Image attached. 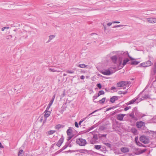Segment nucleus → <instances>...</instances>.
<instances>
[{
  "label": "nucleus",
  "instance_id": "obj_41",
  "mask_svg": "<svg viewBox=\"0 0 156 156\" xmlns=\"http://www.w3.org/2000/svg\"><path fill=\"white\" fill-rule=\"evenodd\" d=\"M100 151H106V148L105 147H101V148Z\"/></svg>",
  "mask_w": 156,
  "mask_h": 156
},
{
  "label": "nucleus",
  "instance_id": "obj_34",
  "mask_svg": "<svg viewBox=\"0 0 156 156\" xmlns=\"http://www.w3.org/2000/svg\"><path fill=\"white\" fill-rule=\"evenodd\" d=\"M104 144L106 145L107 147H108L110 148H111L112 146L111 145L108 143H105Z\"/></svg>",
  "mask_w": 156,
  "mask_h": 156
},
{
  "label": "nucleus",
  "instance_id": "obj_62",
  "mask_svg": "<svg viewBox=\"0 0 156 156\" xmlns=\"http://www.w3.org/2000/svg\"><path fill=\"white\" fill-rule=\"evenodd\" d=\"M122 92L121 91H119L118 92V94H122Z\"/></svg>",
  "mask_w": 156,
  "mask_h": 156
},
{
  "label": "nucleus",
  "instance_id": "obj_64",
  "mask_svg": "<svg viewBox=\"0 0 156 156\" xmlns=\"http://www.w3.org/2000/svg\"><path fill=\"white\" fill-rule=\"evenodd\" d=\"M129 109V108L128 107H126L124 108V110L125 111H126Z\"/></svg>",
  "mask_w": 156,
  "mask_h": 156
},
{
  "label": "nucleus",
  "instance_id": "obj_28",
  "mask_svg": "<svg viewBox=\"0 0 156 156\" xmlns=\"http://www.w3.org/2000/svg\"><path fill=\"white\" fill-rule=\"evenodd\" d=\"M140 62H139L135 60L134 61H132L131 63V65H137Z\"/></svg>",
  "mask_w": 156,
  "mask_h": 156
},
{
  "label": "nucleus",
  "instance_id": "obj_18",
  "mask_svg": "<svg viewBox=\"0 0 156 156\" xmlns=\"http://www.w3.org/2000/svg\"><path fill=\"white\" fill-rule=\"evenodd\" d=\"M64 126H65L64 125L59 124L55 126V128L58 130H59L60 128L64 127Z\"/></svg>",
  "mask_w": 156,
  "mask_h": 156
},
{
  "label": "nucleus",
  "instance_id": "obj_11",
  "mask_svg": "<svg viewBox=\"0 0 156 156\" xmlns=\"http://www.w3.org/2000/svg\"><path fill=\"white\" fill-rule=\"evenodd\" d=\"M101 73L102 74L105 75H109L113 73L109 69H106L102 71Z\"/></svg>",
  "mask_w": 156,
  "mask_h": 156
},
{
  "label": "nucleus",
  "instance_id": "obj_25",
  "mask_svg": "<svg viewBox=\"0 0 156 156\" xmlns=\"http://www.w3.org/2000/svg\"><path fill=\"white\" fill-rule=\"evenodd\" d=\"M48 70L50 72H57L58 73V72H60V71H58L57 70H56V69H54V68H49L48 69Z\"/></svg>",
  "mask_w": 156,
  "mask_h": 156
},
{
  "label": "nucleus",
  "instance_id": "obj_30",
  "mask_svg": "<svg viewBox=\"0 0 156 156\" xmlns=\"http://www.w3.org/2000/svg\"><path fill=\"white\" fill-rule=\"evenodd\" d=\"M146 151V149H144L143 150H142L141 151H140L139 152H136L135 154L137 155H138V154H141L144 152H145Z\"/></svg>",
  "mask_w": 156,
  "mask_h": 156
},
{
  "label": "nucleus",
  "instance_id": "obj_1",
  "mask_svg": "<svg viewBox=\"0 0 156 156\" xmlns=\"http://www.w3.org/2000/svg\"><path fill=\"white\" fill-rule=\"evenodd\" d=\"M117 55L119 57L118 61L119 64L120 65H121L122 63V61L124 57L126 56L127 55L130 58L131 60H134V59L131 57L129 54L127 52H124L123 51H118Z\"/></svg>",
  "mask_w": 156,
  "mask_h": 156
},
{
  "label": "nucleus",
  "instance_id": "obj_61",
  "mask_svg": "<svg viewBox=\"0 0 156 156\" xmlns=\"http://www.w3.org/2000/svg\"><path fill=\"white\" fill-rule=\"evenodd\" d=\"M0 148H4L3 146L2 145V143L0 142Z\"/></svg>",
  "mask_w": 156,
  "mask_h": 156
},
{
  "label": "nucleus",
  "instance_id": "obj_13",
  "mask_svg": "<svg viewBox=\"0 0 156 156\" xmlns=\"http://www.w3.org/2000/svg\"><path fill=\"white\" fill-rule=\"evenodd\" d=\"M120 150L121 152L123 153H127L129 151V148L126 147H121L120 148Z\"/></svg>",
  "mask_w": 156,
  "mask_h": 156
},
{
  "label": "nucleus",
  "instance_id": "obj_31",
  "mask_svg": "<svg viewBox=\"0 0 156 156\" xmlns=\"http://www.w3.org/2000/svg\"><path fill=\"white\" fill-rule=\"evenodd\" d=\"M67 147H68V146H67V143H66L65 145L59 151V152H61L66 149Z\"/></svg>",
  "mask_w": 156,
  "mask_h": 156
},
{
  "label": "nucleus",
  "instance_id": "obj_19",
  "mask_svg": "<svg viewBox=\"0 0 156 156\" xmlns=\"http://www.w3.org/2000/svg\"><path fill=\"white\" fill-rule=\"evenodd\" d=\"M101 108H100L99 109H97V110H95V111H94L93 112H92L90 114H89V115H88L87 116V117H85V118H83V119H82L81 120H83V121L85 120L88 117V116H90L91 115V114H94V113H95V112H97L98 111H99V110H101Z\"/></svg>",
  "mask_w": 156,
  "mask_h": 156
},
{
  "label": "nucleus",
  "instance_id": "obj_36",
  "mask_svg": "<svg viewBox=\"0 0 156 156\" xmlns=\"http://www.w3.org/2000/svg\"><path fill=\"white\" fill-rule=\"evenodd\" d=\"M65 90H64V91L63 92L62 94L61 95V98H62L65 96Z\"/></svg>",
  "mask_w": 156,
  "mask_h": 156
},
{
  "label": "nucleus",
  "instance_id": "obj_12",
  "mask_svg": "<svg viewBox=\"0 0 156 156\" xmlns=\"http://www.w3.org/2000/svg\"><path fill=\"white\" fill-rule=\"evenodd\" d=\"M147 21L150 23H154L156 22V18H148L147 19Z\"/></svg>",
  "mask_w": 156,
  "mask_h": 156
},
{
  "label": "nucleus",
  "instance_id": "obj_21",
  "mask_svg": "<svg viewBox=\"0 0 156 156\" xmlns=\"http://www.w3.org/2000/svg\"><path fill=\"white\" fill-rule=\"evenodd\" d=\"M72 130L70 127H69L66 131L68 136H70L72 134Z\"/></svg>",
  "mask_w": 156,
  "mask_h": 156
},
{
  "label": "nucleus",
  "instance_id": "obj_42",
  "mask_svg": "<svg viewBox=\"0 0 156 156\" xmlns=\"http://www.w3.org/2000/svg\"><path fill=\"white\" fill-rule=\"evenodd\" d=\"M94 128H95L94 126H92L90 128H89V129H88L87 131L88 132L90 130L94 129Z\"/></svg>",
  "mask_w": 156,
  "mask_h": 156
},
{
  "label": "nucleus",
  "instance_id": "obj_9",
  "mask_svg": "<svg viewBox=\"0 0 156 156\" xmlns=\"http://www.w3.org/2000/svg\"><path fill=\"white\" fill-rule=\"evenodd\" d=\"M64 137L62 135L61 137L60 138L57 143L56 144V145L58 147H60L64 141Z\"/></svg>",
  "mask_w": 156,
  "mask_h": 156
},
{
  "label": "nucleus",
  "instance_id": "obj_50",
  "mask_svg": "<svg viewBox=\"0 0 156 156\" xmlns=\"http://www.w3.org/2000/svg\"><path fill=\"white\" fill-rule=\"evenodd\" d=\"M51 105H50V104H49L48 106H47L45 111H48V110L49 109Z\"/></svg>",
  "mask_w": 156,
  "mask_h": 156
},
{
  "label": "nucleus",
  "instance_id": "obj_53",
  "mask_svg": "<svg viewBox=\"0 0 156 156\" xmlns=\"http://www.w3.org/2000/svg\"><path fill=\"white\" fill-rule=\"evenodd\" d=\"M99 96H98V95H95L94 96H93V98H94V99H95L97 98Z\"/></svg>",
  "mask_w": 156,
  "mask_h": 156
},
{
  "label": "nucleus",
  "instance_id": "obj_55",
  "mask_svg": "<svg viewBox=\"0 0 156 156\" xmlns=\"http://www.w3.org/2000/svg\"><path fill=\"white\" fill-rule=\"evenodd\" d=\"M75 125L76 127L77 128L79 127L78 124L77 122H75Z\"/></svg>",
  "mask_w": 156,
  "mask_h": 156
},
{
  "label": "nucleus",
  "instance_id": "obj_56",
  "mask_svg": "<svg viewBox=\"0 0 156 156\" xmlns=\"http://www.w3.org/2000/svg\"><path fill=\"white\" fill-rule=\"evenodd\" d=\"M73 136H69L68 137L67 140L69 141L71 140V138H72Z\"/></svg>",
  "mask_w": 156,
  "mask_h": 156
},
{
  "label": "nucleus",
  "instance_id": "obj_7",
  "mask_svg": "<svg viewBox=\"0 0 156 156\" xmlns=\"http://www.w3.org/2000/svg\"><path fill=\"white\" fill-rule=\"evenodd\" d=\"M136 109H137V108L136 107H135L134 108H133V109L132 112L130 113L129 115V116L132 119H134L136 120H137V118L136 117H135L134 116V111L136 110Z\"/></svg>",
  "mask_w": 156,
  "mask_h": 156
},
{
  "label": "nucleus",
  "instance_id": "obj_3",
  "mask_svg": "<svg viewBox=\"0 0 156 156\" xmlns=\"http://www.w3.org/2000/svg\"><path fill=\"white\" fill-rule=\"evenodd\" d=\"M76 143L79 146H85L87 143L86 140L81 138L77 139L76 140Z\"/></svg>",
  "mask_w": 156,
  "mask_h": 156
},
{
  "label": "nucleus",
  "instance_id": "obj_14",
  "mask_svg": "<svg viewBox=\"0 0 156 156\" xmlns=\"http://www.w3.org/2000/svg\"><path fill=\"white\" fill-rule=\"evenodd\" d=\"M111 58L112 60V62L114 63H116L118 59V57L117 56L115 55L113 56H112Z\"/></svg>",
  "mask_w": 156,
  "mask_h": 156
},
{
  "label": "nucleus",
  "instance_id": "obj_57",
  "mask_svg": "<svg viewBox=\"0 0 156 156\" xmlns=\"http://www.w3.org/2000/svg\"><path fill=\"white\" fill-rule=\"evenodd\" d=\"M67 143V146H68V147H71L72 146L71 144H70V143Z\"/></svg>",
  "mask_w": 156,
  "mask_h": 156
},
{
  "label": "nucleus",
  "instance_id": "obj_17",
  "mask_svg": "<svg viewBox=\"0 0 156 156\" xmlns=\"http://www.w3.org/2000/svg\"><path fill=\"white\" fill-rule=\"evenodd\" d=\"M151 73L153 75H154L156 73V63H155L154 67L152 69V71Z\"/></svg>",
  "mask_w": 156,
  "mask_h": 156
},
{
  "label": "nucleus",
  "instance_id": "obj_43",
  "mask_svg": "<svg viewBox=\"0 0 156 156\" xmlns=\"http://www.w3.org/2000/svg\"><path fill=\"white\" fill-rule=\"evenodd\" d=\"M12 37V36L11 35H9L8 36H6V38L7 39H9L11 38Z\"/></svg>",
  "mask_w": 156,
  "mask_h": 156
},
{
  "label": "nucleus",
  "instance_id": "obj_54",
  "mask_svg": "<svg viewBox=\"0 0 156 156\" xmlns=\"http://www.w3.org/2000/svg\"><path fill=\"white\" fill-rule=\"evenodd\" d=\"M9 28V27H3V28H2V30L3 31H4L5 29H8Z\"/></svg>",
  "mask_w": 156,
  "mask_h": 156
},
{
  "label": "nucleus",
  "instance_id": "obj_37",
  "mask_svg": "<svg viewBox=\"0 0 156 156\" xmlns=\"http://www.w3.org/2000/svg\"><path fill=\"white\" fill-rule=\"evenodd\" d=\"M149 98V95L148 94H145L144 95L143 97V99H147L148 98Z\"/></svg>",
  "mask_w": 156,
  "mask_h": 156
},
{
  "label": "nucleus",
  "instance_id": "obj_32",
  "mask_svg": "<svg viewBox=\"0 0 156 156\" xmlns=\"http://www.w3.org/2000/svg\"><path fill=\"white\" fill-rule=\"evenodd\" d=\"M77 66L81 68H85L87 66L86 65L84 64H80Z\"/></svg>",
  "mask_w": 156,
  "mask_h": 156
},
{
  "label": "nucleus",
  "instance_id": "obj_24",
  "mask_svg": "<svg viewBox=\"0 0 156 156\" xmlns=\"http://www.w3.org/2000/svg\"><path fill=\"white\" fill-rule=\"evenodd\" d=\"M55 37V36L54 35H51L49 36V39L48 40L47 42H49L51 41Z\"/></svg>",
  "mask_w": 156,
  "mask_h": 156
},
{
  "label": "nucleus",
  "instance_id": "obj_35",
  "mask_svg": "<svg viewBox=\"0 0 156 156\" xmlns=\"http://www.w3.org/2000/svg\"><path fill=\"white\" fill-rule=\"evenodd\" d=\"M83 151H87V150L85 149H80L76 151L79 152L80 153H84V152H83Z\"/></svg>",
  "mask_w": 156,
  "mask_h": 156
},
{
  "label": "nucleus",
  "instance_id": "obj_26",
  "mask_svg": "<svg viewBox=\"0 0 156 156\" xmlns=\"http://www.w3.org/2000/svg\"><path fill=\"white\" fill-rule=\"evenodd\" d=\"M94 147L97 150H101V145H95L94 146Z\"/></svg>",
  "mask_w": 156,
  "mask_h": 156
},
{
  "label": "nucleus",
  "instance_id": "obj_49",
  "mask_svg": "<svg viewBox=\"0 0 156 156\" xmlns=\"http://www.w3.org/2000/svg\"><path fill=\"white\" fill-rule=\"evenodd\" d=\"M75 9L76 10H77V9H80V10H86V9H79V8H72L71 9Z\"/></svg>",
  "mask_w": 156,
  "mask_h": 156
},
{
  "label": "nucleus",
  "instance_id": "obj_15",
  "mask_svg": "<svg viewBox=\"0 0 156 156\" xmlns=\"http://www.w3.org/2000/svg\"><path fill=\"white\" fill-rule=\"evenodd\" d=\"M118 99V96H113L110 98V101L112 103H114L115 100H117Z\"/></svg>",
  "mask_w": 156,
  "mask_h": 156
},
{
  "label": "nucleus",
  "instance_id": "obj_23",
  "mask_svg": "<svg viewBox=\"0 0 156 156\" xmlns=\"http://www.w3.org/2000/svg\"><path fill=\"white\" fill-rule=\"evenodd\" d=\"M131 132L134 134H136L137 132V130L135 128H132L131 129Z\"/></svg>",
  "mask_w": 156,
  "mask_h": 156
},
{
  "label": "nucleus",
  "instance_id": "obj_51",
  "mask_svg": "<svg viewBox=\"0 0 156 156\" xmlns=\"http://www.w3.org/2000/svg\"><path fill=\"white\" fill-rule=\"evenodd\" d=\"M137 145L140 146H141V145H142V144L140 143L139 141H138L137 143L136 144Z\"/></svg>",
  "mask_w": 156,
  "mask_h": 156
},
{
  "label": "nucleus",
  "instance_id": "obj_27",
  "mask_svg": "<svg viewBox=\"0 0 156 156\" xmlns=\"http://www.w3.org/2000/svg\"><path fill=\"white\" fill-rule=\"evenodd\" d=\"M55 130H50V131H48L47 133V134L48 135H49L53 134L54 133H55Z\"/></svg>",
  "mask_w": 156,
  "mask_h": 156
},
{
  "label": "nucleus",
  "instance_id": "obj_5",
  "mask_svg": "<svg viewBox=\"0 0 156 156\" xmlns=\"http://www.w3.org/2000/svg\"><path fill=\"white\" fill-rule=\"evenodd\" d=\"M136 125L137 127L139 129H144L145 127V123L144 122L142 121H140L136 122Z\"/></svg>",
  "mask_w": 156,
  "mask_h": 156
},
{
  "label": "nucleus",
  "instance_id": "obj_47",
  "mask_svg": "<svg viewBox=\"0 0 156 156\" xmlns=\"http://www.w3.org/2000/svg\"><path fill=\"white\" fill-rule=\"evenodd\" d=\"M122 25H117L114 26L113 27V28H116V27H122Z\"/></svg>",
  "mask_w": 156,
  "mask_h": 156
},
{
  "label": "nucleus",
  "instance_id": "obj_20",
  "mask_svg": "<svg viewBox=\"0 0 156 156\" xmlns=\"http://www.w3.org/2000/svg\"><path fill=\"white\" fill-rule=\"evenodd\" d=\"M44 112L45 113L44 116L45 118L48 117L50 115L51 113V112L49 111H45Z\"/></svg>",
  "mask_w": 156,
  "mask_h": 156
},
{
  "label": "nucleus",
  "instance_id": "obj_39",
  "mask_svg": "<svg viewBox=\"0 0 156 156\" xmlns=\"http://www.w3.org/2000/svg\"><path fill=\"white\" fill-rule=\"evenodd\" d=\"M134 113L135 114V115L136 116H137V117L139 116V112H138V111H137V110L136 109V110L135 111Z\"/></svg>",
  "mask_w": 156,
  "mask_h": 156
},
{
  "label": "nucleus",
  "instance_id": "obj_22",
  "mask_svg": "<svg viewBox=\"0 0 156 156\" xmlns=\"http://www.w3.org/2000/svg\"><path fill=\"white\" fill-rule=\"evenodd\" d=\"M129 60V59L128 58L124 59L123 61V62L122 64V65H123L122 67L124 66L125 65H126L127 63L128 62Z\"/></svg>",
  "mask_w": 156,
  "mask_h": 156
},
{
  "label": "nucleus",
  "instance_id": "obj_48",
  "mask_svg": "<svg viewBox=\"0 0 156 156\" xmlns=\"http://www.w3.org/2000/svg\"><path fill=\"white\" fill-rule=\"evenodd\" d=\"M54 98H52L51 100L50 101V103H49V104L50 105H51L54 101Z\"/></svg>",
  "mask_w": 156,
  "mask_h": 156
},
{
  "label": "nucleus",
  "instance_id": "obj_40",
  "mask_svg": "<svg viewBox=\"0 0 156 156\" xmlns=\"http://www.w3.org/2000/svg\"><path fill=\"white\" fill-rule=\"evenodd\" d=\"M75 151H73V150L72 151V150H69L68 151L64 152H63L66 153H68V152L72 153V152H75Z\"/></svg>",
  "mask_w": 156,
  "mask_h": 156
},
{
  "label": "nucleus",
  "instance_id": "obj_59",
  "mask_svg": "<svg viewBox=\"0 0 156 156\" xmlns=\"http://www.w3.org/2000/svg\"><path fill=\"white\" fill-rule=\"evenodd\" d=\"M106 135H107L106 134H101L100 136L101 137H106Z\"/></svg>",
  "mask_w": 156,
  "mask_h": 156
},
{
  "label": "nucleus",
  "instance_id": "obj_38",
  "mask_svg": "<svg viewBox=\"0 0 156 156\" xmlns=\"http://www.w3.org/2000/svg\"><path fill=\"white\" fill-rule=\"evenodd\" d=\"M118 112V110H115V111L112 112V115H113L115 114L116 113H117Z\"/></svg>",
  "mask_w": 156,
  "mask_h": 156
},
{
  "label": "nucleus",
  "instance_id": "obj_46",
  "mask_svg": "<svg viewBox=\"0 0 156 156\" xmlns=\"http://www.w3.org/2000/svg\"><path fill=\"white\" fill-rule=\"evenodd\" d=\"M66 73H74V72L70 70H67L66 71Z\"/></svg>",
  "mask_w": 156,
  "mask_h": 156
},
{
  "label": "nucleus",
  "instance_id": "obj_4",
  "mask_svg": "<svg viewBox=\"0 0 156 156\" xmlns=\"http://www.w3.org/2000/svg\"><path fill=\"white\" fill-rule=\"evenodd\" d=\"M140 140L142 143L146 144H148L150 142L148 137L145 136H141L140 138Z\"/></svg>",
  "mask_w": 156,
  "mask_h": 156
},
{
  "label": "nucleus",
  "instance_id": "obj_60",
  "mask_svg": "<svg viewBox=\"0 0 156 156\" xmlns=\"http://www.w3.org/2000/svg\"><path fill=\"white\" fill-rule=\"evenodd\" d=\"M84 78H85V77L83 75H82L81 76H80V79L82 80H83V79H84Z\"/></svg>",
  "mask_w": 156,
  "mask_h": 156
},
{
  "label": "nucleus",
  "instance_id": "obj_33",
  "mask_svg": "<svg viewBox=\"0 0 156 156\" xmlns=\"http://www.w3.org/2000/svg\"><path fill=\"white\" fill-rule=\"evenodd\" d=\"M105 94V92L103 90H101L100 91L98 94V96H100L101 95L104 94Z\"/></svg>",
  "mask_w": 156,
  "mask_h": 156
},
{
  "label": "nucleus",
  "instance_id": "obj_44",
  "mask_svg": "<svg viewBox=\"0 0 156 156\" xmlns=\"http://www.w3.org/2000/svg\"><path fill=\"white\" fill-rule=\"evenodd\" d=\"M97 86L99 89H101V88L102 86L100 83L97 84Z\"/></svg>",
  "mask_w": 156,
  "mask_h": 156
},
{
  "label": "nucleus",
  "instance_id": "obj_2",
  "mask_svg": "<svg viewBox=\"0 0 156 156\" xmlns=\"http://www.w3.org/2000/svg\"><path fill=\"white\" fill-rule=\"evenodd\" d=\"M131 83L130 81H121L118 82L117 83V86L118 87H122V89H125L126 87H128Z\"/></svg>",
  "mask_w": 156,
  "mask_h": 156
},
{
  "label": "nucleus",
  "instance_id": "obj_45",
  "mask_svg": "<svg viewBox=\"0 0 156 156\" xmlns=\"http://www.w3.org/2000/svg\"><path fill=\"white\" fill-rule=\"evenodd\" d=\"M23 151L22 150H20V156H23Z\"/></svg>",
  "mask_w": 156,
  "mask_h": 156
},
{
  "label": "nucleus",
  "instance_id": "obj_58",
  "mask_svg": "<svg viewBox=\"0 0 156 156\" xmlns=\"http://www.w3.org/2000/svg\"><path fill=\"white\" fill-rule=\"evenodd\" d=\"M112 23H112H112H110H110H107V25L108 26H111L112 25Z\"/></svg>",
  "mask_w": 156,
  "mask_h": 156
},
{
  "label": "nucleus",
  "instance_id": "obj_52",
  "mask_svg": "<svg viewBox=\"0 0 156 156\" xmlns=\"http://www.w3.org/2000/svg\"><path fill=\"white\" fill-rule=\"evenodd\" d=\"M138 138L137 137H136L135 138V141L136 142V144L138 142Z\"/></svg>",
  "mask_w": 156,
  "mask_h": 156
},
{
  "label": "nucleus",
  "instance_id": "obj_8",
  "mask_svg": "<svg viewBox=\"0 0 156 156\" xmlns=\"http://www.w3.org/2000/svg\"><path fill=\"white\" fill-rule=\"evenodd\" d=\"M98 136L97 135H94L90 141V143L91 144H93L96 143L98 140Z\"/></svg>",
  "mask_w": 156,
  "mask_h": 156
},
{
  "label": "nucleus",
  "instance_id": "obj_63",
  "mask_svg": "<svg viewBox=\"0 0 156 156\" xmlns=\"http://www.w3.org/2000/svg\"><path fill=\"white\" fill-rule=\"evenodd\" d=\"M116 89V88L115 87H112L111 88V90H113L114 89Z\"/></svg>",
  "mask_w": 156,
  "mask_h": 156
},
{
  "label": "nucleus",
  "instance_id": "obj_10",
  "mask_svg": "<svg viewBox=\"0 0 156 156\" xmlns=\"http://www.w3.org/2000/svg\"><path fill=\"white\" fill-rule=\"evenodd\" d=\"M125 114H119L116 115V119L122 121L124 117L126 115Z\"/></svg>",
  "mask_w": 156,
  "mask_h": 156
},
{
  "label": "nucleus",
  "instance_id": "obj_6",
  "mask_svg": "<svg viewBox=\"0 0 156 156\" xmlns=\"http://www.w3.org/2000/svg\"><path fill=\"white\" fill-rule=\"evenodd\" d=\"M152 64V63L151 62V61L148 60L147 62H145L140 64V66L144 67H147L151 66Z\"/></svg>",
  "mask_w": 156,
  "mask_h": 156
},
{
  "label": "nucleus",
  "instance_id": "obj_16",
  "mask_svg": "<svg viewBox=\"0 0 156 156\" xmlns=\"http://www.w3.org/2000/svg\"><path fill=\"white\" fill-rule=\"evenodd\" d=\"M138 98H137L136 99H133V100H131L128 102H127L126 103V104L127 105H129L133 104L134 103V102H135L138 99Z\"/></svg>",
  "mask_w": 156,
  "mask_h": 156
},
{
  "label": "nucleus",
  "instance_id": "obj_29",
  "mask_svg": "<svg viewBox=\"0 0 156 156\" xmlns=\"http://www.w3.org/2000/svg\"><path fill=\"white\" fill-rule=\"evenodd\" d=\"M105 99L106 98H103L101 100H99L98 102L101 104H103L104 103Z\"/></svg>",
  "mask_w": 156,
  "mask_h": 156
}]
</instances>
